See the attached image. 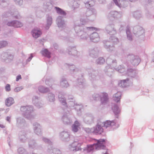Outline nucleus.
Returning a JSON list of instances; mask_svg holds the SVG:
<instances>
[{"instance_id": "obj_1", "label": "nucleus", "mask_w": 154, "mask_h": 154, "mask_svg": "<svg viewBox=\"0 0 154 154\" xmlns=\"http://www.w3.org/2000/svg\"><path fill=\"white\" fill-rule=\"evenodd\" d=\"M105 141L104 140L100 139L97 140V143L88 146L87 150L88 152H90L94 149V147H95L96 149L97 150L105 149Z\"/></svg>"}, {"instance_id": "obj_2", "label": "nucleus", "mask_w": 154, "mask_h": 154, "mask_svg": "<svg viewBox=\"0 0 154 154\" xmlns=\"http://www.w3.org/2000/svg\"><path fill=\"white\" fill-rule=\"evenodd\" d=\"M100 125V122L98 123L97 125L95 128H94L93 132L95 134H100L103 132V129Z\"/></svg>"}, {"instance_id": "obj_3", "label": "nucleus", "mask_w": 154, "mask_h": 154, "mask_svg": "<svg viewBox=\"0 0 154 154\" xmlns=\"http://www.w3.org/2000/svg\"><path fill=\"white\" fill-rule=\"evenodd\" d=\"M115 124V123L114 122H110L109 121L103 122H100V125H101L102 127H105L106 128L110 126L114 125Z\"/></svg>"}, {"instance_id": "obj_4", "label": "nucleus", "mask_w": 154, "mask_h": 154, "mask_svg": "<svg viewBox=\"0 0 154 154\" xmlns=\"http://www.w3.org/2000/svg\"><path fill=\"white\" fill-rule=\"evenodd\" d=\"M42 33L40 30L34 29L32 31V34L33 37L37 38L39 37Z\"/></svg>"}, {"instance_id": "obj_5", "label": "nucleus", "mask_w": 154, "mask_h": 154, "mask_svg": "<svg viewBox=\"0 0 154 154\" xmlns=\"http://www.w3.org/2000/svg\"><path fill=\"white\" fill-rule=\"evenodd\" d=\"M80 126V124L77 121H75L72 126V131L74 132H77L78 131V128Z\"/></svg>"}, {"instance_id": "obj_6", "label": "nucleus", "mask_w": 154, "mask_h": 154, "mask_svg": "<svg viewBox=\"0 0 154 154\" xmlns=\"http://www.w3.org/2000/svg\"><path fill=\"white\" fill-rule=\"evenodd\" d=\"M14 100L13 98L9 97L7 98L5 101V104L8 106H11L14 103Z\"/></svg>"}, {"instance_id": "obj_7", "label": "nucleus", "mask_w": 154, "mask_h": 154, "mask_svg": "<svg viewBox=\"0 0 154 154\" xmlns=\"http://www.w3.org/2000/svg\"><path fill=\"white\" fill-rule=\"evenodd\" d=\"M80 145V144L78 142H75L72 143L71 145V146L72 148L73 149H72L73 151H77L79 149V146Z\"/></svg>"}, {"instance_id": "obj_8", "label": "nucleus", "mask_w": 154, "mask_h": 154, "mask_svg": "<svg viewBox=\"0 0 154 154\" xmlns=\"http://www.w3.org/2000/svg\"><path fill=\"white\" fill-rule=\"evenodd\" d=\"M121 94L120 92H118L113 97V99L116 102L120 101Z\"/></svg>"}, {"instance_id": "obj_9", "label": "nucleus", "mask_w": 154, "mask_h": 154, "mask_svg": "<svg viewBox=\"0 0 154 154\" xmlns=\"http://www.w3.org/2000/svg\"><path fill=\"white\" fill-rule=\"evenodd\" d=\"M42 55L45 57L50 58V53L46 49L43 50L42 51Z\"/></svg>"}, {"instance_id": "obj_10", "label": "nucleus", "mask_w": 154, "mask_h": 154, "mask_svg": "<svg viewBox=\"0 0 154 154\" xmlns=\"http://www.w3.org/2000/svg\"><path fill=\"white\" fill-rule=\"evenodd\" d=\"M13 22L11 23V25H8L9 26H11L13 25ZM13 26L16 27H20L22 26L23 24H22L18 21H16L14 23Z\"/></svg>"}, {"instance_id": "obj_11", "label": "nucleus", "mask_w": 154, "mask_h": 154, "mask_svg": "<svg viewBox=\"0 0 154 154\" xmlns=\"http://www.w3.org/2000/svg\"><path fill=\"white\" fill-rule=\"evenodd\" d=\"M55 8L56 9L57 12L58 14L63 15H65L66 14L65 12L60 8L56 7Z\"/></svg>"}, {"instance_id": "obj_12", "label": "nucleus", "mask_w": 154, "mask_h": 154, "mask_svg": "<svg viewBox=\"0 0 154 154\" xmlns=\"http://www.w3.org/2000/svg\"><path fill=\"white\" fill-rule=\"evenodd\" d=\"M113 110L114 113L116 115H117L119 113L120 111V109L117 106H115L113 108Z\"/></svg>"}, {"instance_id": "obj_13", "label": "nucleus", "mask_w": 154, "mask_h": 154, "mask_svg": "<svg viewBox=\"0 0 154 154\" xmlns=\"http://www.w3.org/2000/svg\"><path fill=\"white\" fill-rule=\"evenodd\" d=\"M7 43L5 41H3L0 43V48H2L5 46Z\"/></svg>"}, {"instance_id": "obj_14", "label": "nucleus", "mask_w": 154, "mask_h": 154, "mask_svg": "<svg viewBox=\"0 0 154 154\" xmlns=\"http://www.w3.org/2000/svg\"><path fill=\"white\" fill-rule=\"evenodd\" d=\"M5 88L6 91H10L11 90L10 85L9 84H7L5 86Z\"/></svg>"}, {"instance_id": "obj_15", "label": "nucleus", "mask_w": 154, "mask_h": 154, "mask_svg": "<svg viewBox=\"0 0 154 154\" xmlns=\"http://www.w3.org/2000/svg\"><path fill=\"white\" fill-rule=\"evenodd\" d=\"M22 89V88L21 87H18L15 89L14 91L16 92H18L21 90Z\"/></svg>"}, {"instance_id": "obj_16", "label": "nucleus", "mask_w": 154, "mask_h": 154, "mask_svg": "<svg viewBox=\"0 0 154 154\" xmlns=\"http://www.w3.org/2000/svg\"><path fill=\"white\" fill-rule=\"evenodd\" d=\"M54 152L55 153V154H60V151L57 149H55L54 150Z\"/></svg>"}, {"instance_id": "obj_17", "label": "nucleus", "mask_w": 154, "mask_h": 154, "mask_svg": "<svg viewBox=\"0 0 154 154\" xmlns=\"http://www.w3.org/2000/svg\"><path fill=\"white\" fill-rule=\"evenodd\" d=\"M103 99H104L105 100H108V98H107V94L106 93H103Z\"/></svg>"}, {"instance_id": "obj_18", "label": "nucleus", "mask_w": 154, "mask_h": 154, "mask_svg": "<svg viewBox=\"0 0 154 154\" xmlns=\"http://www.w3.org/2000/svg\"><path fill=\"white\" fill-rule=\"evenodd\" d=\"M21 79V75H18L16 78V81H18L19 79Z\"/></svg>"}, {"instance_id": "obj_19", "label": "nucleus", "mask_w": 154, "mask_h": 154, "mask_svg": "<svg viewBox=\"0 0 154 154\" xmlns=\"http://www.w3.org/2000/svg\"><path fill=\"white\" fill-rule=\"evenodd\" d=\"M114 2H115V4L118 6L120 7L119 5L117 0H113Z\"/></svg>"}, {"instance_id": "obj_20", "label": "nucleus", "mask_w": 154, "mask_h": 154, "mask_svg": "<svg viewBox=\"0 0 154 154\" xmlns=\"http://www.w3.org/2000/svg\"><path fill=\"white\" fill-rule=\"evenodd\" d=\"M39 91H40V92H43V93H44V92H45V91H43V90H41V88H39Z\"/></svg>"}, {"instance_id": "obj_21", "label": "nucleus", "mask_w": 154, "mask_h": 154, "mask_svg": "<svg viewBox=\"0 0 154 154\" xmlns=\"http://www.w3.org/2000/svg\"><path fill=\"white\" fill-rule=\"evenodd\" d=\"M126 82V80H122L121 81V83H124L125 82Z\"/></svg>"}, {"instance_id": "obj_22", "label": "nucleus", "mask_w": 154, "mask_h": 154, "mask_svg": "<svg viewBox=\"0 0 154 154\" xmlns=\"http://www.w3.org/2000/svg\"><path fill=\"white\" fill-rule=\"evenodd\" d=\"M33 56H32V55L31 54V56L29 58V61H30V60H31L32 58V57Z\"/></svg>"}, {"instance_id": "obj_23", "label": "nucleus", "mask_w": 154, "mask_h": 154, "mask_svg": "<svg viewBox=\"0 0 154 154\" xmlns=\"http://www.w3.org/2000/svg\"><path fill=\"white\" fill-rule=\"evenodd\" d=\"M6 120L8 121H9L10 120V118L9 117H7L6 118Z\"/></svg>"}, {"instance_id": "obj_24", "label": "nucleus", "mask_w": 154, "mask_h": 154, "mask_svg": "<svg viewBox=\"0 0 154 154\" xmlns=\"http://www.w3.org/2000/svg\"><path fill=\"white\" fill-rule=\"evenodd\" d=\"M100 60H101V61H102V62H104V60L103 58L100 59Z\"/></svg>"}, {"instance_id": "obj_25", "label": "nucleus", "mask_w": 154, "mask_h": 154, "mask_svg": "<svg viewBox=\"0 0 154 154\" xmlns=\"http://www.w3.org/2000/svg\"><path fill=\"white\" fill-rule=\"evenodd\" d=\"M129 32V31L127 30V31H126V33H127V35L128 36V33Z\"/></svg>"}, {"instance_id": "obj_26", "label": "nucleus", "mask_w": 154, "mask_h": 154, "mask_svg": "<svg viewBox=\"0 0 154 154\" xmlns=\"http://www.w3.org/2000/svg\"><path fill=\"white\" fill-rule=\"evenodd\" d=\"M103 154H109L107 151H106L105 153H104Z\"/></svg>"}, {"instance_id": "obj_27", "label": "nucleus", "mask_w": 154, "mask_h": 154, "mask_svg": "<svg viewBox=\"0 0 154 154\" xmlns=\"http://www.w3.org/2000/svg\"><path fill=\"white\" fill-rule=\"evenodd\" d=\"M26 107H23L22 108V109H26Z\"/></svg>"}, {"instance_id": "obj_28", "label": "nucleus", "mask_w": 154, "mask_h": 154, "mask_svg": "<svg viewBox=\"0 0 154 154\" xmlns=\"http://www.w3.org/2000/svg\"><path fill=\"white\" fill-rule=\"evenodd\" d=\"M64 103H65V104H66V102H64Z\"/></svg>"}]
</instances>
